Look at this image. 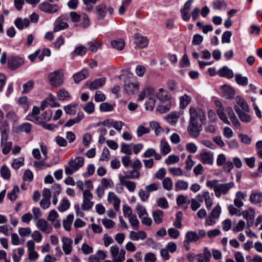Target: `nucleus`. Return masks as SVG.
Returning a JSON list of instances; mask_svg holds the SVG:
<instances>
[{"label": "nucleus", "instance_id": "nucleus-37", "mask_svg": "<svg viewBox=\"0 0 262 262\" xmlns=\"http://www.w3.org/2000/svg\"><path fill=\"white\" fill-rule=\"evenodd\" d=\"M74 220V215L70 214L67 216V219L63 221V226L67 231H70L71 226Z\"/></svg>", "mask_w": 262, "mask_h": 262}, {"label": "nucleus", "instance_id": "nucleus-1", "mask_svg": "<svg viewBox=\"0 0 262 262\" xmlns=\"http://www.w3.org/2000/svg\"><path fill=\"white\" fill-rule=\"evenodd\" d=\"M219 181L216 179L208 181L206 182V186L209 188H213L215 195L217 198H220L222 195H226L229 190L233 188L234 183L230 182L227 183H219Z\"/></svg>", "mask_w": 262, "mask_h": 262}, {"label": "nucleus", "instance_id": "nucleus-39", "mask_svg": "<svg viewBox=\"0 0 262 262\" xmlns=\"http://www.w3.org/2000/svg\"><path fill=\"white\" fill-rule=\"evenodd\" d=\"M191 99L187 94H185L180 98V106L182 109L185 108L189 104Z\"/></svg>", "mask_w": 262, "mask_h": 262}, {"label": "nucleus", "instance_id": "nucleus-30", "mask_svg": "<svg viewBox=\"0 0 262 262\" xmlns=\"http://www.w3.org/2000/svg\"><path fill=\"white\" fill-rule=\"evenodd\" d=\"M190 120L189 122H198V119L200 115V110L197 111L193 107L189 108Z\"/></svg>", "mask_w": 262, "mask_h": 262}, {"label": "nucleus", "instance_id": "nucleus-49", "mask_svg": "<svg viewBox=\"0 0 262 262\" xmlns=\"http://www.w3.org/2000/svg\"><path fill=\"white\" fill-rule=\"evenodd\" d=\"M136 211L140 219L142 217L148 215L146 208L140 204H138L136 207Z\"/></svg>", "mask_w": 262, "mask_h": 262}, {"label": "nucleus", "instance_id": "nucleus-34", "mask_svg": "<svg viewBox=\"0 0 262 262\" xmlns=\"http://www.w3.org/2000/svg\"><path fill=\"white\" fill-rule=\"evenodd\" d=\"M152 216L154 222L157 224H159L162 222L163 212L161 210H157L152 211Z\"/></svg>", "mask_w": 262, "mask_h": 262}, {"label": "nucleus", "instance_id": "nucleus-24", "mask_svg": "<svg viewBox=\"0 0 262 262\" xmlns=\"http://www.w3.org/2000/svg\"><path fill=\"white\" fill-rule=\"evenodd\" d=\"M146 238V233L144 231H139L137 232L131 231L129 234V238L133 241H138L139 239L144 240Z\"/></svg>", "mask_w": 262, "mask_h": 262}, {"label": "nucleus", "instance_id": "nucleus-43", "mask_svg": "<svg viewBox=\"0 0 262 262\" xmlns=\"http://www.w3.org/2000/svg\"><path fill=\"white\" fill-rule=\"evenodd\" d=\"M156 99L154 96H149L145 102V108L147 110L152 111L155 105Z\"/></svg>", "mask_w": 262, "mask_h": 262}, {"label": "nucleus", "instance_id": "nucleus-61", "mask_svg": "<svg viewBox=\"0 0 262 262\" xmlns=\"http://www.w3.org/2000/svg\"><path fill=\"white\" fill-rule=\"evenodd\" d=\"M114 109V106L108 102H103L100 105V110L102 112L112 111Z\"/></svg>", "mask_w": 262, "mask_h": 262}, {"label": "nucleus", "instance_id": "nucleus-58", "mask_svg": "<svg viewBox=\"0 0 262 262\" xmlns=\"http://www.w3.org/2000/svg\"><path fill=\"white\" fill-rule=\"evenodd\" d=\"M3 147L2 152L5 155H7L12 148V143L11 142H5L1 143Z\"/></svg>", "mask_w": 262, "mask_h": 262}, {"label": "nucleus", "instance_id": "nucleus-11", "mask_svg": "<svg viewBox=\"0 0 262 262\" xmlns=\"http://www.w3.org/2000/svg\"><path fill=\"white\" fill-rule=\"evenodd\" d=\"M36 226L37 228L42 232L49 234L51 232V226L49 225L47 222L43 219H40L37 220Z\"/></svg>", "mask_w": 262, "mask_h": 262}, {"label": "nucleus", "instance_id": "nucleus-33", "mask_svg": "<svg viewBox=\"0 0 262 262\" xmlns=\"http://www.w3.org/2000/svg\"><path fill=\"white\" fill-rule=\"evenodd\" d=\"M250 200L253 204L260 203L262 202V193L252 192L250 195Z\"/></svg>", "mask_w": 262, "mask_h": 262}, {"label": "nucleus", "instance_id": "nucleus-64", "mask_svg": "<svg viewBox=\"0 0 262 262\" xmlns=\"http://www.w3.org/2000/svg\"><path fill=\"white\" fill-rule=\"evenodd\" d=\"M19 235L22 237L28 236L31 233L30 228H20L18 230Z\"/></svg>", "mask_w": 262, "mask_h": 262}, {"label": "nucleus", "instance_id": "nucleus-60", "mask_svg": "<svg viewBox=\"0 0 262 262\" xmlns=\"http://www.w3.org/2000/svg\"><path fill=\"white\" fill-rule=\"evenodd\" d=\"M221 213V208L219 205L216 206L212 210L210 216L212 218L217 219L220 217Z\"/></svg>", "mask_w": 262, "mask_h": 262}, {"label": "nucleus", "instance_id": "nucleus-40", "mask_svg": "<svg viewBox=\"0 0 262 262\" xmlns=\"http://www.w3.org/2000/svg\"><path fill=\"white\" fill-rule=\"evenodd\" d=\"M111 45L114 48L121 51L124 48V41L122 39L114 40L112 41Z\"/></svg>", "mask_w": 262, "mask_h": 262}, {"label": "nucleus", "instance_id": "nucleus-26", "mask_svg": "<svg viewBox=\"0 0 262 262\" xmlns=\"http://www.w3.org/2000/svg\"><path fill=\"white\" fill-rule=\"evenodd\" d=\"M223 96L226 99H232L234 97L235 92L233 89L228 85L222 88Z\"/></svg>", "mask_w": 262, "mask_h": 262}, {"label": "nucleus", "instance_id": "nucleus-2", "mask_svg": "<svg viewBox=\"0 0 262 262\" xmlns=\"http://www.w3.org/2000/svg\"><path fill=\"white\" fill-rule=\"evenodd\" d=\"M48 78L51 86L58 88L63 83L64 75L61 70H58L50 73Z\"/></svg>", "mask_w": 262, "mask_h": 262}, {"label": "nucleus", "instance_id": "nucleus-41", "mask_svg": "<svg viewBox=\"0 0 262 262\" xmlns=\"http://www.w3.org/2000/svg\"><path fill=\"white\" fill-rule=\"evenodd\" d=\"M79 26L81 28H87L90 25V20L88 15L85 13L81 14V20L79 21Z\"/></svg>", "mask_w": 262, "mask_h": 262}, {"label": "nucleus", "instance_id": "nucleus-44", "mask_svg": "<svg viewBox=\"0 0 262 262\" xmlns=\"http://www.w3.org/2000/svg\"><path fill=\"white\" fill-rule=\"evenodd\" d=\"M89 49L92 52H96L98 49L101 48V43L99 41L93 40L88 43Z\"/></svg>", "mask_w": 262, "mask_h": 262}, {"label": "nucleus", "instance_id": "nucleus-51", "mask_svg": "<svg viewBox=\"0 0 262 262\" xmlns=\"http://www.w3.org/2000/svg\"><path fill=\"white\" fill-rule=\"evenodd\" d=\"M180 160L179 157L174 155H169L165 160V163L168 165L176 163Z\"/></svg>", "mask_w": 262, "mask_h": 262}, {"label": "nucleus", "instance_id": "nucleus-50", "mask_svg": "<svg viewBox=\"0 0 262 262\" xmlns=\"http://www.w3.org/2000/svg\"><path fill=\"white\" fill-rule=\"evenodd\" d=\"M226 7L227 4L224 0H216L212 4V7L215 10H220Z\"/></svg>", "mask_w": 262, "mask_h": 262}, {"label": "nucleus", "instance_id": "nucleus-9", "mask_svg": "<svg viewBox=\"0 0 262 262\" xmlns=\"http://www.w3.org/2000/svg\"><path fill=\"white\" fill-rule=\"evenodd\" d=\"M119 182L121 186L126 187L130 192H134L136 188V184L134 182L128 181L127 179L123 177V175L119 176Z\"/></svg>", "mask_w": 262, "mask_h": 262}, {"label": "nucleus", "instance_id": "nucleus-8", "mask_svg": "<svg viewBox=\"0 0 262 262\" xmlns=\"http://www.w3.org/2000/svg\"><path fill=\"white\" fill-rule=\"evenodd\" d=\"M193 0H188L184 4L183 8L180 10L182 18L185 21H188L190 18L188 12L190 10Z\"/></svg>", "mask_w": 262, "mask_h": 262}, {"label": "nucleus", "instance_id": "nucleus-23", "mask_svg": "<svg viewBox=\"0 0 262 262\" xmlns=\"http://www.w3.org/2000/svg\"><path fill=\"white\" fill-rule=\"evenodd\" d=\"M199 240L198 233L193 231H189L185 234V243L189 244L190 243L196 242Z\"/></svg>", "mask_w": 262, "mask_h": 262}, {"label": "nucleus", "instance_id": "nucleus-18", "mask_svg": "<svg viewBox=\"0 0 262 262\" xmlns=\"http://www.w3.org/2000/svg\"><path fill=\"white\" fill-rule=\"evenodd\" d=\"M88 75V70L86 69H83L81 71L74 74L73 76V78L75 83L78 84L81 81L85 79Z\"/></svg>", "mask_w": 262, "mask_h": 262}, {"label": "nucleus", "instance_id": "nucleus-63", "mask_svg": "<svg viewBox=\"0 0 262 262\" xmlns=\"http://www.w3.org/2000/svg\"><path fill=\"white\" fill-rule=\"evenodd\" d=\"M132 145L133 144L129 145L125 143H122L121 144V151L127 155H131L132 154V151L130 148V146Z\"/></svg>", "mask_w": 262, "mask_h": 262}, {"label": "nucleus", "instance_id": "nucleus-7", "mask_svg": "<svg viewBox=\"0 0 262 262\" xmlns=\"http://www.w3.org/2000/svg\"><path fill=\"white\" fill-rule=\"evenodd\" d=\"M156 98L161 102H170L171 96L167 91L160 88L156 94Z\"/></svg>", "mask_w": 262, "mask_h": 262}, {"label": "nucleus", "instance_id": "nucleus-38", "mask_svg": "<svg viewBox=\"0 0 262 262\" xmlns=\"http://www.w3.org/2000/svg\"><path fill=\"white\" fill-rule=\"evenodd\" d=\"M174 186V190L176 191L181 190H186L188 187V184L184 180H178L176 182Z\"/></svg>", "mask_w": 262, "mask_h": 262}, {"label": "nucleus", "instance_id": "nucleus-4", "mask_svg": "<svg viewBox=\"0 0 262 262\" xmlns=\"http://www.w3.org/2000/svg\"><path fill=\"white\" fill-rule=\"evenodd\" d=\"M203 127L201 124L198 122H189L187 126V132L188 135L193 138H198Z\"/></svg>", "mask_w": 262, "mask_h": 262}, {"label": "nucleus", "instance_id": "nucleus-47", "mask_svg": "<svg viewBox=\"0 0 262 262\" xmlns=\"http://www.w3.org/2000/svg\"><path fill=\"white\" fill-rule=\"evenodd\" d=\"M168 89L172 92L175 93L178 89L177 82L173 79H169L166 83Z\"/></svg>", "mask_w": 262, "mask_h": 262}, {"label": "nucleus", "instance_id": "nucleus-53", "mask_svg": "<svg viewBox=\"0 0 262 262\" xmlns=\"http://www.w3.org/2000/svg\"><path fill=\"white\" fill-rule=\"evenodd\" d=\"M34 83L32 80H29L27 83L23 84V94H27L30 92L33 88Z\"/></svg>", "mask_w": 262, "mask_h": 262}, {"label": "nucleus", "instance_id": "nucleus-32", "mask_svg": "<svg viewBox=\"0 0 262 262\" xmlns=\"http://www.w3.org/2000/svg\"><path fill=\"white\" fill-rule=\"evenodd\" d=\"M124 173L125 174L123 176V177L127 179H138L140 176V172L134 170L133 169L132 170L125 171Z\"/></svg>", "mask_w": 262, "mask_h": 262}, {"label": "nucleus", "instance_id": "nucleus-46", "mask_svg": "<svg viewBox=\"0 0 262 262\" xmlns=\"http://www.w3.org/2000/svg\"><path fill=\"white\" fill-rule=\"evenodd\" d=\"M129 223L135 230H138L139 228L140 222L138 220L136 214L132 215L128 218Z\"/></svg>", "mask_w": 262, "mask_h": 262}, {"label": "nucleus", "instance_id": "nucleus-45", "mask_svg": "<svg viewBox=\"0 0 262 262\" xmlns=\"http://www.w3.org/2000/svg\"><path fill=\"white\" fill-rule=\"evenodd\" d=\"M78 106L77 104H69L63 107L64 111L67 114L75 115L76 113V108Z\"/></svg>", "mask_w": 262, "mask_h": 262}, {"label": "nucleus", "instance_id": "nucleus-6", "mask_svg": "<svg viewBox=\"0 0 262 262\" xmlns=\"http://www.w3.org/2000/svg\"><path fill=\"white\" fill-rule=\"evenodd\" d=\"M39 9L46 13H54L58 11L59 7L57 4H50L47 2H43L39 5Z\"/></svg>", "mask_w": 262, "mask_h": 262}, {"label": "nucleus", "instance_id": "nucleus-15", "mask_svg": "<svg viewBox=\"0 0 262 262\" xmlns=\"http://www.w3.org/2000/svg\"><path fill=\"white\" fill-rule=\"evenodd\" d=\"M54 26L53 31L54 32H58L69 27L68 24L67 22L63 21L61 17H59L56 19Z\"/></svg>", "mask_w": 262, "mask_h": 262}, {"label": "nucleus", "instance_id": "nucleus-28", "mask_svg": "<svg viewBox=\"0 0 262 262\" xmlns=\"http://www.w3.org/2000/svg\"><path fill=\"white\" fill-rule=\"evenodd\" d=\"M180 116L178 112H172L167 115L166 119L171 125H175L178 122V119Z\"/></svg>", "mask_w": 262, "mask_h": 262}, {"label": "nucleus", "instance_id": "nucleus-35", "mask_svg": "<svg viewBox=\"0 0 262 262\" xmlns=\"http://www.w3.org/2000/svg\"><path fill=\"white\" fill-rule=\"evenodd\" d=\"M17 132L29 133L31 130V124L29 123H24L20 124L16 128Z\"/></svg>", "mask_w": 262, "mask_h": 262}, {"label": "nucleus", "instance_id": "nucleus-54", "mask_svg": "<svg viewBox=\"0 0 262 262\" xmlns=\"http://www.w3.org/2000/svg\"><path fill=\"white\" fill-rule=\"evenodd\" d=\"M24 164V158L23 157H19L15 159L12 163V167L14 169H18L21 165Z\"/></svg>", "mask_w": 262, "mask_h": 262}, {"label": "nucleus", "instance_id": "nucleus-48", "mask_svg": "<svg viewBox=\"0 0 262 262\" xmlns=\"http://www.w3.org/2000/svg\"><path fill=\"white\" fill-rule=\"evenodd\" d=\"M70 206V203L67 199H63L58 209L60 212H64L68 210Z\"/></svg>", "mask_w": 262, "mask_h": 262}, {"label": "nucleus", "instance_id": "nucleus-22", "mask_svg": "<svg viewBox=\"0 0 262 262\" xmlns=\"http://www.w3.org/2000/svg\"><path fill=\"white\" fill-rule=\"evenodd\" d=\"M200 157L203 163L210 165L212 164L213 162V157L211 152H203L200 154Z\"/></svg>", "mask_w": 262, "mask_h": 262}, {"label": "nucleus", "instance_id": "nucleus-3", "mask_svg": "<svg viewBox=\"0 0 262 262\" xmlns=\"http://www.w3.org/2000/svg\"><path fill=\"white\" fill-rule=\"evenodd\" d=\"M69 167L65 168V173L67 175H71L75 171H76L79 168L84 164V159L81 157L76 158L74 160L71 159L68 163Z\"/></svg>", "mask_w": 262, "mask_h": 262}, {"label": "nucleus", "instance_id": "nucleus-56", "mask_svg": "<svg viewBox=\"0 0 262 262\" xmlns=\"http://www.w3.org/2000/svg\"><path fill=\"white\" fill-rule=\"evenodd\" d=\"M1 173L5 179H9L11 176V173L9 168L6 165H3L1 168Z\"/></svg>", "mask_w": 262, "mask_h": 262}, {"label": "nucleus", "instance_id": "nucleus-62", "mask_svg": "<svg viewBox=\"0 0 262 262\" xmlns=\"http://www.w3.org/2000/svg\"><path fill=\"white\" fill-rule=\"evenodd\" d=\"M86 50L87 49L84 46H80L75 48L73 53L76 55L83 56L85 54Z\"/></svg>", "mask_w": 262, "mask_h": 262}, {"label": "nucleus", "instance_id": "nucleus-52", "mask_svg": "<svg viewBox=\"0 0 262 262\" xmlns=\"http://www.w3.org/2000/svg\"><path fill=\"white\" fill-rule=\"evenodd\" d=\"M57 96L60 100H64L70 98L69 93L64 89H61L58 91Z\"/></svg>", "mask_w": 262, "mask_h": 262}, {"label": "nucleus", "instance_id": "nucleus-42", "mask_svg": "<svg viewBox=\"0 0 262 262\" xmlns=\"http://www.w3.org/2000/svg\"><path fill=\"white\" fill-rule=\"evenodd\" d=\"M219 118L225 123L227 124H230V121L228 120L226 114L224 112V108L221 105L220 108L216 111Z\"/></svg>", "mask_w": 262, "mask_h": 262}, {"label": "nucleus", "instance_id": "nucleus-31", "mask_svg": "<svg viewBox=\"0 0 262 262\" xmlns=\"http://www.w3.org/2000/svg\"><path fill=\"white\" fill-rule=\"evenodd\" d=\"M236 100L238 105L242 108L243 112H249L250 110L249 106L243 98L240 96H237L236 97Z\"/></svg>", "mask_w": 262, "mask_h": 262}, {"label": "nucleus", "instance_id": "nucleus-29", "mask_svg": "<svg viewBox=\"0 0 262 262\" xmlns=\"http://www.w3.org/2000/svg\"><path fill=\"white\" fill-rule=\"evenodd\" d=\"M160 147L161 152L164 155H166L170 152L171 148L168 142L164 139L161 140Z\"/></svg>", "mask_w": 262, "mask_h": 262}, {"label": "nucleus", "instance_id": "nucleus-20", "mask_svg": "<svg viewBox=\"0 0 262 262\" xmlns=\"http://www.w3.org/2000/svg\"><path fill=\"white\" fill-rule=\"evenodd\" d=\"M106 79L105 78H100L95 79L89 84V88L91 90H97L102 86L105 83Z\"/></svg>", "mask_w": 262, "mask_h": 262}, {"label": "nucleus", "instance_id": "nucleus-21", "mask_svg": "<svg viewBox=\"0 0 262 262\" xmlns=\"http://www.w3.org/2000/svg\"><path fill=\"white\" fill-rule=\"evenodd\" d=\"M147 39L139 34L135 35V43L140 48L146 47L148 45Z\"/></svg>", "mask_w": 262, "mask_h": 262}, {"label": "nucleus", "instance_id": "nucleus-5", "mask_svg": "<svg viewBox=\"0 0 262 262\" xmlns=\"http://www.w3.org/2000/svg\"><path fill=\"white\" fill-rule=\"evenodd\" d=\"M24 63V59L18 56H11L8 61V67L11 70H15L19 68Z\"/></svg>", "mask_w": 262, "mask_h": 262}, {"label": "nucleus", "instance_id": "nucleus-57", "mask_svg": "<svg viewBox=\"0 0 262 262\" xmlns=\"http://www.w3.org/2000/svg\"><path fill=\"white\" fill-rule=\"evenodd\" d=\"M19 192V187L17 186H14L11 192L7 194V197L12 201H15L17 198L16 193Z\"/></svg>", "mask_w": 262, "mask_h": 262}, {"label": "nucleus", "instance_id": "nucleus-25", "mask_svg": "<svg viewBox=\"0 0 262 262\" xmlns=\"http://www.w3.org/2000/svg\"><path fill=\"white\" fill-rule=\"evenodd\" d=\"M218 74L220 77L231 78L234 76L233 73L231 69H229L227 66H224L218 71Z\"/></svg>", "mask_w": 262, "mask_h": 262}, {"label": "nucleus", "instance_id": "nucleus-12", "mask_svg": "<svg viewBox=\"0 0 262 262\" xmlns=\"http://www.w3.org/2000/svg\"><path fill=\"white\" fill-rule=\"evenodd\" d=\"M155 90L154 88L148 87L144 89L138 96V101H142L145 98H148L149 96H155Z\"/></svg>", "mask_w": 262, "mask_h": 262}, {"label": "nucleus", "instance_id": "nucleus-36", "mask_svg": "<svg viewBox=\"0 0 262 262\" xmlns=\"http://www.w3.org/2000/svg\"><path fill=\"white\" fill-rule=\"evenodd\" d=\"M235 81L239 85L242 86H246L248 83V80L247 77L243 76L241 74H236L235 75Z\"/></svg>", "mask_w": 262, "mask_h": 262}, {"label": "nucleus", "instance_id": "nucleus-10", "mask_svg": "<svg viewBox=\"0 0 262 262\" xmlns=\"http://www.w3.org/2000/svg\"><path fill=\"white\" fill-rule=\"evenodd\" d=\"M254 210L253 209H249L248 210L243 211L242 215L247 220V226H252L254 222Z\"/></svg>", "mask_w": 262, "mask_h": 262}, {"label": "nucleus", "instance_id": "nucleus-14", "mask_svg": "<svg viewBox=\"0 0 262 262\" xmlns=\"http://www.w3.org/2000/svg\"><path fill=\"white\" fill-rule=\"evenodd\" d=\"M234 108L236 114H237L239 119L244 122L248 123L251 121V117L249 115L247 114V112L242 111L237 105L234 106Z\"/></svg>", "mask_w": 262, "mask_h": 262}, {"label": "nucleus", "instance_id": "nucleus-19", "mask_svg": "<svg viewBox=\"0 0 262 262\" xmlns=\"http://www.w3.org/2000/svg\"><path fill=\"white\" fill-rule=\"evenodd\" d=\"M198 262H210L211 257V253L208 248L206 247L204 249L203 253L197 255Z\"/></svg>", "mask_w": 262, "mask_h": 262}, {"label": "nucleus", "instance_id": "nucleus-13", "mask_svg": "<svg viewBox=\"0 0 262 262\" xmlns=\"http://www.w3.org/2000/svg\"><path fill=\"white\" fill-rule=\"evenodd\" d=\"M106 6L104 4H101L95 7L94 12L97 16L98 20H102L106 13Z\"/></svg>", "mask_w": 262, "mask_h": 262}, {"label": "nucleus", "instance_id": "nucleus-16", "mask_svg": "<svg viewBox=\"0 0 262 262\" xmlns=\"http://www.w3.org/2000/svg\"><path fill=\"white\" fill-rule=\"evenodd\" d=\"M124 89L127 94L133 95L138 91L139 84L138 82L125 83L124 85Z\"/></svg>", "mask_w": 262, "mask_h": 262}, {"label": "nucleus", "instance_id": "nucleus-17", "mask_svg": "<svg viewBox=\"0 0 262 262\" xmlns=\"http://www.w3.org/2000/svg\"><path fill=\"white\" fill-rule=\"evenodd\" d=\"M62 242L63 243L62 249L65 254H70L72 250L73 241L69 238L63 237Z\"/></svg>", "mask_w": 262, "mask_h": 262}, {"label": "nucleus", "instance_id": "nucleus-59", "mask_svg": "<svg viewBox=\"0 0 262 262\" xmlns=\"http://www.w3.org/2000/svg\"><path fill=\"white\" fill-rule=\"evenodd\" d=\"M94 205V202L91 200H83L81 208L84 210H89Z\"/></svg>", "mask_w": 262, "mask_h": 262}, {"label": "nucleus", "instance_id": "nucleus-27", "mask_svg": "<svg viewBox=\"0 0 262 262\" xmlns=\"http://www.w3.org/2000/svg\"><path fill=\"white\" fill-rule=\"evenodd\" d=\"M14 24L19 30H22L24 27H28L29 26L30 21L27 18L22 19L21 18L18 17L15 19Z\"/></svg>", "mask_w": 262, "mask_h": 262}, {"label": "nucleus", "instance_id": "nucleus-55", "mask_svg": "<svg viewBox=\"0 0 262 262\" xmlns=\"http://www.w3.org/2000/svg\"><path fill=\"white\" fill-rule=\"evenodd\" d=\"M163 188L168 190H171L172 186V182L170 178L167 177L163 179L162 181Z\"/></svg>", "mask_w": 262, "mask_h": 262}]
</instances>
